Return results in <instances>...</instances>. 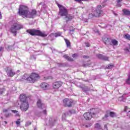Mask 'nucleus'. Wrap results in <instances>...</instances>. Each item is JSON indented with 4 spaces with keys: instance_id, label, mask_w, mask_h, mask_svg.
I'll list each match as a JSON object with an SVG mask.
<instances>
[{
    "instance_id": "nucleus-1",
    "label": "nucleus",
    "mask_w": 130,
    "mask_h": 130,
    "mask_svg": "<svg viewBox=\"0 0 130 130\" xmlns=\"http://www.w3.org/2000/svg\"><path fill=\"white\" fill-rule=\"evenodd\" d=\"M18 13L20 16H23L24 18L31 19L36 16L37 12L36 10H32L31 12L29 11L28 7L25 5H20Z\"/></svg>"
},
{
    "instance_id": "nucleus-2",
    "label": "nucleus",
    "mask_w": 130,
    "mask_h": 130,
    "mask_svg": "<svg viewBox=\"0 0 130 130\" xmlns=\"http://www.w3.org/2000/svg\"><path fill=\"white\" fill-rule=\"evenodd\" d=\"M56 4L59 8V15L61 17H66V19H68L67 21H70L74 18L73 15L68 14L69 12L66 7L57 3Z\"/></svg>"
},
{
    "instance_id": "nucleus-3",
    "label": "nucleus",
    "mask_w": 130,
    "mask_h": 130,
    "mask_svg": "<svg viewBox=\"0 0 130 130\" xmlns=\"http://www.w3.org/2000/svg\"><path fill=\"white\" fill-rule=\"evenodd\" d=\"M100 112V109L98 108H93L90 110V112L84 114V117L86 120H89L92 117H95L97 113Z\"/></svg>"
},
{
    "instance_id": "nucleus-4",
    "label": "nucleus",
    "mask_w": 130,
    "mask_h": 130,
    "mask_svg": "<svg viewBox=\"0 0 130 130\" xmlns=\"http://www.w3.org/2000/svg\"><path fill=\"white\" fill-rule=\"evenodd\" d=\"M26 32L31 35L32 36H41V37H46L47 35L44 32H42L39 30H36L35 29H28Z\"/></svg>"
},
{
    "instance_id": "nucleus-5",
    "label": "nucleus",
    "mask_w": 130,
    "mask_h": 130,
    "mask_svg": "<svg viewBox=\"0 0 130 130\" xmlns=\"http://www.w3.org/2000/svg\"><path fill=\"white\" fill-rule=\"evenodd\" d=\"M102 6L101 5H98L94 13L89 14L88 18L91 19V18H93V17H100L101 15H103V11L102 10Z\"/></svg>"
},
{
    "instance_id": "nucleus-6",
    "label": "nucleus",
    "mask_w": 130,
    "mask_h": 130,
    "mask_svg": "<svg viewBox=\"0 0 130 130\" xmlns=\"http://www.w3.org/2000/svg\"><path fill=\"white\" fill-rule=\"evenodd\" d=\"M22 28H23V25L16 21L13 23V24L12 25L10 30L12 33L14 34V36H16V35H17V31Z\"/></svg>"
},
{
    "instance_id": "nucleus-7",
    "label": "nucleus",
    "mask_w": 130,
    "mask_h": 130,
    "mask_svg": "<svg viewBox=\"0 0 130 130\" xmlns=\"http://www.w3.org/2000/svg\"><path fill=\"white\" fill-rule=\"evenodd\" d=\"M40 77H39V75L37 73H32L30 75L29 77L25 78H23L25 80H26L27 82H29V83H35L38 79H39Z\"/></svg>"
},
{
    "instance_id": "nucleus-8",
    "label": "nucleus",
    "mask_w": 130,
    "mask_h": 130,
    "mask_svg": "<svg viewBox=\"0 0 130 130\" xmlns=\"http://www.w3.org/2000/svg\"><path fill=\"white\" fill-rule=\"evenodd\" d=\"M37 105L39 108L43 110L42 111V113H43V114H46V110H45V108H46V106L45 104H42L41 100H38L37 103Z\"/></svg>"
},
{
    "instance_id": "nucleus-9",
    "label": "nucleus",
    "mask_w": 130,
    "mask_h": 130,
    "mask_svg": "<svg viewBox=\"0 0 130 130\" xmlns=\"http://www.w3.org/2000/svg\"><path fill=\"white\" fill-rule=\"evenodd\" d=\"M63 105L66 107H72V104H73V100L69 99H65L63 100Z\"/></svg>"
},
{
    "instance_id": "nucleus-10",
    "label": "nucleus",
    "mask_w": 130,
    "mask_h": 130,
    "mask_svg": "<svg viewBox=\"0 0 130 130\" xmlns=\"http://www.w3.org/2000/svg\"><path fill=\"white\" fill-rule=\"evenodd\" d=\"M20 108L22 111H26V110H28V108H29V104H28V102H22Z\"/></svg>"
},
{
    "instance_id": "nucleus-11",
    "label": "nucleus",
    "mask_w": 130,
    "mask_h": 130,
    "mask_svg": "<svg viewBox=\"0 0 130 130\" xmlns=\"http://www.w3.org/2000/svg\"><path fill=\"white\" fill-rule=\"evenodd\" d=\"M62 85V82L60 81H57L53 83V88L54 89H58V88L61 87Z\"/></svg>"
},
{
    "instance_id": "nucleus-12",
    "label": "nucleus",
    "mask_w": 130,
    "mask_h": 130,
    "mask_svg": "<svg viewBox=\"0 0 130 130\" xmlns=\"http://www.w3.org/2000/svg\"><path fill=\"white\" fill-rule=\"evenodd\" d=\"M96 56L100 59H103V60H108V57L103 55L101 54H98Z\"/></svg>"
},
{
    "instance_id": "nucleus-13",
    "label": "nucleus",
    "mask_w": 130,
    "mask_h": 130,
    "mask_svg": "<svg viewBox=\"0 0 130 130\" xmlns=\"http://www.w3.org/2000/svg\"><path fill=\"white\" fill-rule=\"evenodd\" d=\"M15 72L12 69L7 70V75L9 77H13V76H15Z\"/></svg>"
},
{
    "instance_id": "nucleus-14",
    "label": "nucleus",
    "mask_w": 130,
    "mask_h": 130,
    "mask_svg": "<svg viewBox=\"0 0 130 130\" xmlns=\"http://www.w3.org/2000/svg\"><path fill=\"white\" fill-rule=\"evenodd\" d=\"M41 87L43 90H47L48 89V84L43 82L41 84Z\"/></svg>"
},
{
    "instance_id": "nucleus-15",
    "label": "nucleus",
    "mask_w": 130,
    "mask_h": 130,
    "mask_svg": "<svg viewBox=\"0 0 130 130\" xmlns=\"http://www.w3.org/2000/svg\"><path fill=\"white\" fill-rule=\"evenodd\" d=\"M20 101L22 102H25L27 101V98L26 97V94H21L20 96Z\"/></svg>"
},
{
    "instance_id": "nucleus-16",
    "label": "nucleus",
    "mask_w": 130,
    "mask_h": 130,
    "mask_svg": "<svg viewBox=\"0 0 130 130\" xmlns=\"http://www.w3.org/2000/svg\"><path fill=\"white\" fill-rule=\"evenodd\" d=\"M61 34H62V32L58 31L55 34H51L50 37H51L52 36H54V37H58L59 36H61Z\"/></svg>"
},
{
    "instance_id": "nucleus-17",
    "label": "nucleus",
    "mask_w": 130,
    "mask_h": 130,
    "mask_svg": "<svg viewBox=\"0 0 130 130\" xmlns=\"http://www.w3.org/2000/svg\"><path fill=\"white\" fill-rule=\"evenodd\" d=\"M122 12L124 15H126V16H130V11L127 9H123L122 10Z\"/></svg>"
},
{
    "instance_id": "nucleus-18",
    "label": "nucleus",
    "mask_w": 130,
    "mask_h": 130,
    "mask_svg": "<svg viewBox=\"0 0 130 130\" xmlns=\"http://www.w3.org/2000/svg\"><path fill=\"white\" fill-rule=\"evenodd\" d=\"M118 44V41H117L116 40H112L111 41V45L115 46V45H117Z\"/></svg>"
},
{
    "instance_id": "nucleus-19",
    "label": "nucleus",
    "mask_w": 130,
    "mask_h": 130,
    "mask_svg": "<svg viewBox=\"0 0 130 130\" xmlns=\"http://www.w3.org/2000/svg\"><path fill=\"white\" fill-rule=\"evenodd\" d=\"M64 41L67 44V47H70V46H71V42L67 39H64Z\"/></svg>"
},
{
    "instance_id": "nucleus-20",
    "label": "nucleus",
    "mask_w": 130,
    "mask_h": 130,
    "mask_svg": "<svg viewBox=\"0 0 130 130\" xmlns=\"http://www.w3.org/2000/svg\"><path fill=\"white\" fill-rule=\"evenodd\" d=\"M63 57L66 59H68V60H69V61H72L73 60V58L68 56V55H64Z\"/></svg>"
},
{
    "instance_id": "nucleus-21",
    "label": "nucleus",
    "mask_w": 130,
    "mask_h": 130,
    "mask_svg": "<svg viewBox=\"0 0 130 130\" xmlns=\"http://www.w3.org/2000/svg\"><path fill=\"white\" fill-rule=\"evenodd\" d=\"M124 38L127 40H130V35L128 34H126L124 35Z\"/></svg>"
},
{
    "instance_id": "nucleus-22",
    "label": "nucleus",
    "mask_w": 130,
    "mask_h": 130,
    "mask_svg": "<svg viewBox=\"0 0 130 130\" xmlns=\"http://www.w3.org/2000/svg\"><path fill=\"white\" fill-rule=\"evenodd\" d=\"M117 7H118L119 8L121 6V2L120 1H117Z\"/></svg>"
},
{
    "instance_id": "nucleus-23",
    "label": "nucleus",
    "mask_w": 130,
    "mask_h": 130,
    "mask_svg": "<svg viewBox=\"0 0 130 130\" xmlns=\"http://www.w3.org/2000/svg\"><path fill=\"white\" fill-rule=\"evenodd\" d=\"M11 111H12V112H13V113H15L16 114V116H20V115H19V114L18 113V111L17 110H12Z\"/></svg>"
},
{
    "instance_id": "nucleus-24",
    "label": "nucleus",
    "mask_w": 130,
    "mask_h": 130,
    "mask_svg": "<svg viewBox=\"0 0 130 130\" xmlns=\"http://www.w3.org/2000/svg\"><path fill=\"white\" fill-rule=\"evenodd\" d=\"M95 128H101V125H100V124L96 123L95 125Z\"/></svg>"
},
{
    "instance_id": "nucleus-25",
    "label": "nucleus",
    "mask_w": 130,
    "mask_h": 130,
    "mask_svg": "<svg viewBox=\"0 0 130 130\" xmlns=\"http://www.w3.org/2000/svg\"><path fill=\"white\" fill-rule=\"evenodd\" d=\"M110 116H111V117H114V116H115V113L114 112H111L110 113Z\"/></svg>"
},
{
    "instance_id": "nucleus-26",
    "label": "nucleus",
    "mask_w": 130,
    "mask_h": 130,
    "mask_svg": "<svg viewBox=\"0 0 130 130\" xmlns=\"http://www.w3.org/2000/svg\"><path fill=\"white\" fill-rule=\"evenodd\" d=\"M113 67V64H109L107 66V68L108 69H112Z\"/></svg>"
},
{
    "instance_id": "nucleus-27",
    "label": "nucleus",
    "mask_w": 130,
    "mask_h": 130,
    "mask_svg": "<svg viewBox=\"0 0 130 130\" xmlns=\"http://www.w3.org/2000/svg\"><path fill=\"white\" fill-rule=\"evenodd\" d=\"M5 89L4 88H0V94H2L5 92Z\"/></svg>"
},
{
    "instance_id": "nucleus-28",
    "label": "nucleus",
    "mask_w": 130,
    "mask_h": 130,
    "mask_svg": "<svg viewBox=\"0 0 130 130\" xmlns=\"http://www.w3.org/2000/svg\"><path fill=\"white\" fill-rule=\"evenodd\" d=\"M31 124V122L28 121L25 124V126H28Z\"/></svg>"
},
{
    "instance_id": "nucleus-29",
    "label": "nucleus",
    "mask_w": 130,
    "mask_h": 130,
    "mask_svg": "<svg viewBox=\"0 0 130 130\" xmlns=\"http://www.w3.org/2000/svg\"><path fill=\"white\" fill-rule=\"evenodd\" d=\"M103 7H105L106 6V1H104L102 4Z\"/></svg>"
},
{
    "instance_id": "nucleus-30",
    "label": "nucleus",
    "mask_w": 130,
    "mask_h": 130,
    "mask_svg": "<svg viewBox=\"0 0 130 130\" xmlns=\"http://www.w3.org/2000/svg\"><path fill=\"white\" fill-rule=\"evenodd\" d=\"M124 50H125V51H126V52H127V53H128V52H129V50H128V49H127V48H125L124 49Z\"/></svg>"
},
{
    "instance_id": "nucleus-31",
    "label": "nucleus",
    "mask_w": 130,
    "mask_h": 130,
    "mask_svg": "<svg viewBox=\"0 0 130 130\" xmlns=\"http://www.w3.org/2000/svg\"><path fill=\"white\" fill-rule=\"evenodd\" d=\"M85 45H86V47H90V44H89L88 43H85Z\"/></svg>"
},
{
    "instance_id": "nucleus-32",
    "label": "nucleus",
    "mask_w": 130,
    "mask_h": 130,
    "mask_svg": "<svg viewBox=\"0 0 130 130\" xmlns=\"http://www.w3.org/2000/svg\"><path fill=\"white\" fill-rule=\"evenodd\" d=\"M8 111H9V109H3V112H8Z\"/></svg>"
},
{
    "instance_id": "nucleus-33",
    "label": "nucleus",
    "mask_w": 130,
    "mask_h": 130,
    "mask_svg": "<svg viewBox=\"0 0 130 130\" xmlns=\"http://www.w3.org/2000/svg\"><path fill=\"white\" fill-rule=\"evenodd\" d=\"M77 56H78L77 54H74L72 55V57H73L74 58L77 57Z\"/></svg>"
},
{
    "instance_id": "nucleus-34",
    "label": "nucleus",
    "mask_w": 130,
    "mask_h": 130,
    "mask_svg": "<svg viewBox=\"0 0 130 130\" xmlns=\"http://www.w3.org/2000/svg\"><path fill=\"white\" fill-rule=\"evenodd\" d=\"M20 119H18L16 122V124H20Z\"/></svg>"
},
{
    "instance_id": "nucleus-35",
    "label": "nucleus",
    "mask_w": 130,
    "mask_h": 130,
    "mask_svg": "<svg viewBox=\"0 0 130 130\" xmlns=\"http://www.w3.org/2000/svg\"><path fill=\"white\" fill-rule=\"evenodd\" d=\"M104 127H105V130H107V125H105Z\"/></svg>"
},
{
    "instance_id": "nucleus-36",
    "label": "nucleus",
    "mask_w": 130,
    "mask_h": 130,
    "mask_svg": "<svg viewBox=\"0 0 130 130\" xmlns=\"http://www.w3.org/2000/svg\"><path fill=\"white\" fill-rule=\"evenodd\" d=\"M3 50H4L3 47H0V51H3Z\"/></svg>"
},
{
    "instance_id": "nucleus-37",
    "label": "nucleus",
    "mask_w": 130,
    "mask_h": 130,
    "mask_svg": "<svg viewBox=\"0 0 130 130\" xmlns=\"http://www.w3.org/2000/svg\"><path fill=\"white\" fill-rule=\"evenodd\" d=\"M65 117H66V114H63L62 117V119H63V118H64Z\"/></svg>"
},
{
    "instance_id": "nucleus-38",
    "label": "nucleus",
    "mask_w": 130,
    "mask_h": 130,
    "mask_svg": "<svg viewBox=\"0 0 130 130\" xmlns=\"http://www.w3.org/2000/svg\"><path fill=\"white\" fill-rule=\"evenodd\" d=\"M113 13L114 16H117V13H115V12H113Z\"/></svg>"
},
{
    "instance_id": "nucleus-39",
    "label": "nucleus",
    "mask_w": 130,
    "mask_h": 130,
    "mask_svg": "<svg viewBox=\"0 0 130 130\" xmlns=\"http://www.w3.org/2000/svg\"><path fill=\"white\" fill-rule=\"evenodd\" d=\"M2 19V12H0V20Z\"/></svg>"
},
{
    "instance_id": "nucleus-40",
    "label": "nucleus",
    "mask_w": 130,
    "mask_h": 130,
    "mask_svg": "<svg viewBox=\"0 0 130 130\" xmlns=\"http://www.w3.org/2000/svg\"><path fill=\"white\" fill-rule=\"evenodd\" d=\"M84 57H85L86 58H89V56H84Z\"/></svg>"
},
{
    "instance_id": "nucleus-41",
    "label": "nucleus",
    "mask_w": 130,
    "mask_h": 130,
    "mask_svg": "<svg viewBox=\"0 0 130 130\" xmlns=\"http://www.w3.org/2000/svg\"><path fill=\"white\" fill-rule=\"evenodd\" d=\"M77 2L80 4V3H81V1H78Z\"/></svg>"
},
{
    "instance_id": "nucleus-42",
    "label": "nucleus",
    "mask_w": 130,
    "mask_h": 130,
    "mask_svg": "<svg viewBox=\"0 0 130 130\" xmlns=\"http://www.w3.org/2000/svg\"><path fill=\"white\" fill-rule=\"evenodd\" d=\"M105 117H108V115H105Z\"/></svg>"
},
{
    "instance_id": "nucleus-43",
    "label": "nucleus",
    "mask_w": 130,
    "mask_h": 130,
    "mask_svg": "<svg viewBox=\"0 0 130 130\" xmlns=\"http://www.w3.org/2000/svg\"><path fill=\"white\" fill-rule=\"evenodd\" d=\"M51 122H53L52 119H51Z\"/></svg>"
},
{
    "instance_id": "nucleus-44",
    "label": "nucleus",
    "mask_w": 130,
    "mask_h": 130,
    "mask_svg": "<svg viewBox=\"0 0 130 130\" xmlns=\"http://www.w3.org/2000/svg\"><path fill=\"white\" fill-rule=\"evenodd\" d=\"M26 76H27V75H24V77H26Z\"/></svg>"
},
{
    "instance_id": "nucleus-45",
    "label": "nucleus",
    "mask_w": 130,
    "mask_h": 130,
    "mask_svg": "<svg viewBox=\"0 0 130 130\" xmlns=\"http://www.w3.org/2000/svg\"><path fill=\"white\" fill-rule=\"evenodd\" d=\"M105 44H106V42H105Z\"/></svg>"
},
{
    "instance_id": "nucleus-46",
    "label": "nucleus",
    "mask_w": 130,
    "mask_h": 130,
    "mask_svg": "<svg viewBox=\"0 0 130 130\" xmlns=\"http://www.w3.org/2000/svg\"><path fill=\"white\" fill-rule=\"evenodd\" d=\"M2 119H3V117H1Z\"/></svg>"
},
{
    "instance_id": "nucleus-47",
    "label": "nucleus",
    "mask_w": 130,
    "mask_h": 130,
    "mask_svg": "<svg viewBox=\"0 0 130 130\" xmlns=\"http://www.w3.org/2000/svg\"><path fill=\"white\" fill-rule=\"evenodd\" d=\"M5 123H7V122L5 121Z\"/></svg>"
},
{
    "instance_id": "nucleus-48",
    "label": "nucleus",
    "mask_w": 130,
    "mask_h": 130,
    "mask_svg": "<svg viewBox=\"0 0 130 130\" xmlns=\"http://www.w3.org/2000/svg\"><path fill=\"white\" fill-rule=\"evenodd\" d=\"M107 40H109L108 39H107Z\"/></svg>"
},
{
    "instance_id": "nucleus-49",
    "label": "nucleus",
    "mask_w": 130,
    "mask_h": 130,
    "mask_svg": "<svg viewBox=\"0 0 130 130\" xmlns=\"http://www.w3.org/2000/svg\"><path fill=\"white\" fill-rule=\"evenodd\" d=\"M55 121V120H54V122Z\"/></svg>"
},
{
    "instance_id": "nucleus-50",
    "label": "nucleus",
    "mask_w": 130,
    "mask_h": 130,
    "mask_svg": "<svg viewBox=\"0 0 130 130\" xmlns=\"http://www.w3.org/2000/svg\"><path fill=\"white\" fill-rule=\"evenodd\" d=\"M129 27L130 28V26H129Z\"/></svg>"
},
{
    "instance_id": "nucleus-51",
    "label": "nucleus",
    "mask_w": 130,
    "mask_h": 130,
    "mask_svg": "<svg viewBox=\"0 0 130 130\" xmlns=\"http://www.w3.org/2000/svg\"><path fill=\"white\" fill-rule=\"evenodd\" d=\"M118 1H120V0H118Z\"/></svg>"
}]
</instances>
